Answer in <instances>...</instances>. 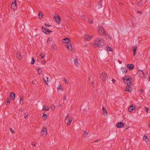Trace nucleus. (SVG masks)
<instances>
[{
	"label": "nucleus",
	"instance_id": "1",
	"mask_svg": "<svg viewBox=\"0 0 150 150\" xmlns=\"http://www.w3.org/2000/svg\"><path fill=\"white\" fill-rule=\"evenodd\" d=\"M123 80L124 82H127V86L125 88V91L130 92L132 90V88L130 86L132 81V78L130 77L128 78H126L125 77H123Z\"/></svg>",
	"mask_w": 150,
	"mask_h": 150
},
{
	"label": "nucleus",
	"instance_id": "2",
	"mask_svg": "<svg viewBox=\"0 0 150 150\" xmlns=\"http://www.w3.org/2000/svg\"><path fill=\"white\" fill-rule=\"evenodd\" d=\"M94 44L99 48L102 47L104 45V40L102 38H98L95 40Z\"/></svg>",
	"mask_w": 150,
	"mask_h": 150
},
{
	"label": "nucleus",
	"instance_id": "3",
	"mask_svg": "<svg viewBox=\"0 0 150 150\" xmlns=\"http://www.w3.org/2000/svg\"><path fill=\"white\" fill-rule=\"evenodd\" d=\"M98 33L100 35L103 36L105 33L104 29L103 27L101 26H98Z\"/></svg>",
	"mask_w": 150,
	"mask_h": 150
},
{
	"label": "nucleus",
	"instance_id": "4",
	"mask_svg": "<svg viewBox=\"0 0 150 150\" xmlns=\"http://www.w3.org/2000/svg\"><path fill=\"white\" fill-rule=\"evenodd\" d=\"M41 134L42 136H46L47 134V132L46 127L43 126L42 127V130L41 131Z\"/></svg>",
	"mask_w": 150,
	"mask_h": 150
},
{
	"label": "nucleus",
	"instance_id": "5",
	"mask_svg": "<svg viewBox=\"0 0 150 150\" xmlns=\"http://www.w3.org/2000/svg\"><path fill=\"white\" fill-rule=\"evenodd\" d=\"M42 31L45 34H49L50 32H52V31L49 30V29L44 26H42Z\"/></svg>",
	"mask_w": 150,
	"mask_h": 150
},
{
	"label": "nucleus",
	"instance_id": "6",
	"mask_svg": "<svg viewBox=\"0 0 150 150\" xmlns=\"http://www.w3.org/2000/svg\"><path fill=\"white\" fill-rule=\"evenodd\" d=\"M100 77L102 80L103 81H105L107 78V75L105 73H102L100 75Z\"/></svg>",
	"mask_w": 150,
	"mask_h": 150
},
{
	"label": "nucleus",
	"instance_id": "7",
	"mask_svg": "<svg viewBox=\"0 0 150 150\" xmlns=\"http://www.w3.org/2000/svg\"><path fill=\"white\" fill-rule=\"evenodd\" d=\"M124 125L123 122H120L117 123L116 126L117 128H120L123 127L124 126Z\"/></svg>",
	"mask_w": 150,
	"mask_h": 150
},
{
	"label": "nucleus",
	"instance_id": "8",
	"mask_svg": "<svg viewBox=\"0 0 150 150\" xmlns=\"http://www.w3.org/2000/svg\"><path fill=\"white\" fill-rule=\"evenodd\" d=\"M11 8L14 10L16 9L17 8V6L16 1V0H14V2L12 3V4H11Z\"/></svg>",
	"mask_w": 150,
	"mask_h": 150
},
{
	"label": "nucleus",
	"instance_id": "9",
	"mask_svg": "<svg viewBox=\"0 0 150 150\" xmlns=\"http://www.w3.org/2000/svg\"><path fill=\"white\" fill-rule=\"evenodd\" d=\"M126 67L130 70H132L134 68V65L133 64H129L126 65Z\"/></svg>",
	"mask_w": 150,
	"mask_h": 150
},
{
	"label": "nucleus",
	"instance_id": "10",
	"mask_svg": "<svg viewBox=\"0 0 150 150\" xmlns=\"http://www.w3.org/2000/svg\"><path fill=\"white\" fill-rule=\"evenodd\" d=\"M92 37L91 36H89L87 35L86 34L84 36V40H86L87 41H88L91 40Z\"/></svg>",
	"mask_w": 150,
	"mask_h": 150
},
{
	"label": "nucleus",
	"instance_id": "11",
	"mask_svg": "<svg viewBox=\"0 0 150 150\" xmlns=\"http://www.w3.org/2000/svg\"><path fill=\"white\" fill-rule=\"evenodd\" d=\"M67 49L69 51H71L72 50V47L71 44H68L66 45Z\"/></svg>",
	"mask_w": 150,
	"mask_h": 150
},
{
	"label": "nucleus",
	"instance_id": "12",
	"mask_svg": "<svg viewBox=\"0 0 150 150\" xmlns=\"http://www.w3.org/2000/svg\"><path fill=\"white\" fill-rule=\"evenodd\" d=\"M10 97L11 99H13V100L15 98V94L13 92L10 93Z\"/></svg>",
	"mask_w": 150,
	"mask_h": 150
},
{
	"label": "nucleus",
	"instance_id": "13",
	"mask_svg": "<svg viewBox=\"0 0 150 150\" xmlns=\"http://www.w3.org/2000/svg\"><path fill=\"white\" fill-rule=\"evenodd\" d=\"M135 109V107L132 105H131L128 108V110L130 112H132V111Z\"/></svg>",
	"mask_w": 150,
	"mask_h": 150
},
{
	"label": "nucleus",
	"instance_id": "14",
	"mask_svg": "<svg viewBox=\"0 0 150 150\" xmlns=\"http://www.w3.org/2000/svg\"><path fill=\"white\" fill-rule=\"evenodd\" d=\"M138 73L140 75V77H143L144 76V74L143 70H138Z\"/></svg>",
	"mask_w": 150,
	"mask_h": 150
},
{
	"label": "nucleus",
	"instance_id": "15",
	"mask_svg": "<svg viewBox=\"0 0 150 150\" xmlns=\"http://www.w3.org/2000/svg\"><path fill=\"white\" fill-rule=\"evenodd\" d=\"M102 109L103 110V115L105 116H106L108 115L107 111L104 107H102Z\"/></svg>",
	"mask_w": 150,
	"mask_h": 150
},
{
	"label": "nucleus",
	"instance_id": "16",
	"mask_svg": "<svg viewBox=\"0 0 150 150\" xmlns=\"http://www.w3.org/2000/svg\"><path fill=\"white\" fill-rule=\"evenodd\" d=\"M16 57L17 58L19 59H21L22 58V57L21 56L20 53L19 52H17L16 54Z\"/></svg>",
	"mask_w": 150,
	"mask_h": 150
},
{
	"label": "nucleus",
	"instance_id": "17",
	"mask_svg": "<svg viewBox=\"0 0 150 150\" xmlns=\"http://www.w3.org/2000/svg\"><path fill=\"white\" fill-rule=\"evenodd\" d=\"M134 52V55L135 56L136 54V51L137 50V46H134L132 47Z\"/></svg>",
	"mask_w": 150,
	"mask_h": 150
},
{
	"label": "nucleus",
	"instance_id": "18",
	"mask_svg": "<svg viewBox=\"0 0 150 150\" xmlns=\"http://www.w3.org/2000/svg\"><path fill=\"white\" fill-rule=\"evenodd\" d=\"M104 35L105 36L106 38L108 40H110L112 39V37L107 34L105 33Z\"/></svg>",
	"mask_w": 150,
	"mask_h": 150
},
{
	"label": "nucleus",
	"instance_id": "19",
	"mask_svg": "<svg viewBox=\"0 0 150 150\" xmlns=\"http://www.w3.org/2000/svg\"><path fill=\"white\" fill-rule=\"evenodd\" d=\"M143 140H145L147 143H148L149 142V139L145 135H144L143 136Z\"/></svg>",
	"mask_w": 150,
	"mask_h": 150
},
{
	"label": "nucleus",
	"instance_id": "20",
	"mask_svg": "<svg viewBox=\"0 0 150 150\" xmlns=\"http://www.w3.org/2000/svg\"><path fill=\"white\" fill-rule=\"evenodd\" d=\"M70 41V40L68 38H66L63 39V42L64 43H68Z\"/></svg>",
	"mask_w": 150,
	"mask_h": 150
},
{
	"label": "nucleus",
	"instance_id": "21",
	"mask_svg": "<svg viewBox=\"0 0 150 150\" xmlns=\"http://www.w3.org/2000/svg\"><path fill=\"white\" fill-rule=\"evenodd\" d=\"M60 18L59 16H57L55 18V21L57 23H60Z\"/></svg>",
	"mask_w": 150,
	"mask_h": 150
},
{
	"label": "nucleus",
	"instance_id": "22",
	"mask_svg": "<svg viewBox=\"0 0 150 150\" xmlns=\"http://www.w3.org/2000/svg\"><path fill=\"white\" fill-rule=\"evenodd\" d=\"M73 120V118H69V119H67V120H68V121L67 122V125H70L71 122Z\"/></svg>",
	"mask_w": 150,
	"mask_h": 150
},
{
	"label": "nucleus",
	"instance_id": "23",
	"mask_svg": "<svg viewBox=\"0 0 150 150\" xmlns=\"http://www.w3.org/2000/svg\"><path fill=\"white\" fill-rule=\"evenodd\" d=\"M122 72L123 73H126L127 72V70L126 68L122 67L121 69Z\"/></svg>",
	"mask_w": 150,
	"mask_h": 150
},
{
	"label": "nucleus",
	"instance_id": "24",
	"mask_svg": "<svg viewBox=\"0 0 150 150\" xmlns=\"http://www.w3.org/2000/svg\"><path fill=\"white\" fill-rule=\"evenodd\" d=\"M50 107H46L45 105H44L43 106V108L42 109V110L44 111H48Z\"/></svg>",
	"mask_w": 150,
	"mask_h": 150
},
{
	"label": "nucleus",
	"instance_id": "25",
	"mask_svg": "<svg viewBox=\"0 0 150 150\" xmlns=\"http://www.w3.org/2000/svg\"><path fill=\"white\" fill-rule=\"evenodd\" d=\"M102 5V1L101 0H100L98 2V8H100L101 7Z\"/></svg>",
	"mask_w": 150,
	"mask_h": 150
},
{
	"label": "nucleus",
	"instance_id": "26",
	"mask_svg": "<svg viewBox=\"0 0 150 150\" xmlns=\"http://www.w3.org/2000/svg\"><path fill=\"white\" fill-rule=\"evenodd\" d=\"M47 115L46 114L43 113V114L42 118V119L45 120L47 119Z\"/></svg>",
	"mask_w": 150,
	"mask_h": 150
},
{
	"label": "nucleus",
	"instance_id": "27",
	"mask_svg": "<svg viewBox=\"0 0 150 150\" xmlns=\"http://www.w3.org/2000/svg\"><path fill=\"white\" fill-rule=\"evenodd\" d=\"M36 69L38 71V74L39 75H40L42 74V71L41 69H39V68H37Z\"/></svg>",
	"mask_w": 150,
	"mask_h": 150
},
{
	"label": "nucleus",
	"instance_id": "28",
	"mask_svg": "<svg viewBox=\"0 0 150 150\" xmlns=\"http://www.w3.org/2000/svg\"><path fill=\"white\" fill-rule=\"evenodd\" d=\"M39 54L41 57V59H43L44 58L45 56V54L40 52Z\"/></svg>",
	"mask_w": 150,
	"mask_h": 150
},
{
	"label": "nucleus",
	"instance_id": "29",
	"mask_svg": "<svg viewBox=\"0 0 150 150\" xmlns=\"http://www.w3.org/2000/svg\"><path fill=\"white\" fill-rule=\"evenodd\" d=\"M88 132L86 131H84L83 132V137H86L88 136Z\"/></svg>",
	"mask_w": 150,
	"mask_h": 150
},
{
	"label": "nucleus",
	"instance_id": "30",
	"mask_svg": "<svg viewBox=\"0 0 150 150\" xmlns=\"http://www.w3.org/2000/svg\"><path fill=\"white\" fill-rule=\"evenodd\" d=\"M85 21H89V23H93V20H90L89 19L87 18H86V19H85Z\"/></svg>",
	"mask_w": 150,
	"mask_h": 150
},
{
	"label": "nucleus",
	"instance_id": "31",
	"mask_svg": "<svg viewBox=\"0 0 150 150\" xmlns=\"http://www.w3.org/2000/svg\"><path fill=\"white\" fill-rule=\"evenodd\" d=\"M106 48L107 50L109 51H112V49L111 47L109 46H106Z\"/></svg>",
	"mask_w": 150,
	"mask_h": 150
},
{
	"label": "nucleus",
	"instance_id": "32",
	"mask_svg": "<svg viewBox=\"0 0 150 150\" xmlns=\"http://www.w3.org/2000/svg\"><path fill=\"white\" fill-rule=\"evenodd\" d=\"M42 15H43L42 13L41 12H40L39 13H38V17H39V18H40L42 17Z\"/></svg>",
	"mask_w": 150,
	"mask_h": 150
},
{
	"label": "nucleus",
	"instance_id": "33",
	"mask_svg": "<svg viewBox=\"0 0 150 150\" xmlns=\"http://www.w3.org/2000/svg\"><path fill=\"white\" fill-rule=\"evenodd\" d=\"M52 49H53L54 50H55L57 48L56 46L54 44H53L52 45Z\"/></svg>",
	"mask_w": 150,
	"mask_h": 150
},
{
	"label": "nucleus",
	"instance_id": "34",
	"mask_svg": "<svg viewBox=\"0 0 150 150\" xmlns=\"http://www.w3.org/2000/svg\"><path fill=\"white\" fill-rule=\"evenodd\" d=\"M35 62V60L34 59L33 57H32V61L31 62V64H33Z\"/></svg>",
	"mask_w": 150,
	"mask_h": 150
},
{
	"label": "nucleus",
	"instance_id": "35",
	"mask_svg": "<svg viewBox=\"0 0 150 150\" xmlns=\"http://www.w3.org/2000/svg\"><path fill=\"white\" fill-rule=\"evenodd\" d=\"M7 100H8L6 102L5 104L6 105H9L10 103V101L9 100V98H8Z\"/></svg>",
	"mask_w": 150,
	"mask_h": 150
},
{
	"label": "nucleus",
	"instance_id": "36",
	"mask_svg": "<svg viewBox=\"0 0 150 150\" xmlns=\"http://www.w3.org/2000/svg\"><path fill=\"white\" fill-rule=\"evenodd\" d=\"M20 103L21 105H23V99L21 98L20 99Z\"/></svg>",
	"mask_w": 150,
	"mask_h": 150
},
{
	"label": "nucleus",
	"instance_id": "37",
	"mask_svg": "<svg viewBox=\"0 0 150 150\" xmlns=\"http://www.w3.org/2000/svg\"><path fill=\"white\" fill-rule=\"evenodd\" d=\"M74 63L76 65H77L79 64V62L78 61V60L77 59H75L74 60Z\"/></svg>",
	"mask_w": 150,
	"mask_h": 150
},
{
	"label": "nucleus",
	"instance_id": "38",
	"mask_svg": "<svg viewBox=\"0 0 150 150\" xmlns=\"http://www.w3.org/2000/svg\"><path fill=\"white\" fill-rule=\"evenodd\" d=\"M69 113L67 115V117L65 119V121L67 120V119H69Z\"/></svg>",
	"mask_w": 150,
	"mask_h": 150
},
{
	"label": "nucleus",
	"instance_id": "39",
	"mask_svg": "<svg viewBox=\"0 0 150 150\" xmlns=\"http://www.w3.org/2000/svg\"><path fill=\"white\" fill-rule=\"evenodd\" d=\"M28 113H25L24 114V118L26 119L27 118L28 115Z\"/></svg>",
	"mask_w": 150,
	"mask_h": 150
},
{
	"label": "nucleus",
	"instance_id": "40",
	"mask_svg": "<svg viewBox=\"0 0 150 150\" xmlns=\"http://www.w3.org/2000/svg\"><path fill=\"white\" fill-rule=\"evenodd\" d=\"M9 129L13 134H14L15 133V132L12 129V128H10Z\"/></svg>",
	"mask_w": 150,
	"mask_h": 150
},
{
	"label": "nucleus",
	"instance_id": "41",
	"mask_svg": "<svg viewBox=\"0 0 150 150\" xmlns=\"http://www.w3.org/2000/svg\"><path fill=\"white\" fill-rule=\"evenodd\" d=\"M45 26L46 27H50V26H51V25H49V24H48L47 23L45 24Z\"/></svg>",
	"mask_w": 150,
	"mask_h": 150
},
{
	"label": "nucleus",
	"instance_id": "42",
	"mask_svg": "<svg viewBox=\"0 0 150 150\" xmlns=\"http://www.w3.org/2000/svg\"><path fill=\"white\" fill-rule=\"evenodd\" d=\"M66 97H67V95L66 94H65L64 95V97H63V100H65L66 99Z\"/></svg>",
	"mask_w": 150,
	"mask_h": 150
},
{
	"label": "nucleus",
	"instance_id": "43",
	"mask_svg": "<svg viewBox=\"0 0 150 150\" xmlns=\"http://www.w3.org/2000/svg\"><path fill=\"white\" fill-rule=\"evenodd\" d=\"M51 41V39L50 38H48L47 40V42H50Z\"/></svg>",
	"mask_w": 150,
	"mask_h": 150
},
{
	"label": "nucleus",
	"instance_id": "44",
	"mask_svg": "<svg viewBox=\"0 0 150 150\" xmlns=\"http://www.w3.org/2000/svg\"><path fill=\"white\" fill-rule=\"evenodd\" d=\"M81 18L83 19H84L85 20V19H86V17H85V16H81Z\"/></svg>",
	"mask_w": 150,
	"mask_h": 150
},
{
	"label": "nucleus",
	"instance_id": "45",
	"mask_svg": "<svg viewBox=\"0 0 150 150\" xmlns=\"http://www.w3.org/2000/svg\"><path fill=\"white\" fill-rule=\"evenodd\" d=\"M91 85L92 86H94L95 85V84H94V82L93 81L92 82V83H91Z\"/></svg>",
	"mask_w": 150,
	"mask_h": 150
},
{
	"label": "nucleus",
	"instance_id": "46",
	"mask_svg": "<svg viewBox=\"0 0 150 150\" xmlns=\"http://www.w3.org/2000/svg\"><path fill=\"white\" fill-rule=\"evenodd\" d=\"M51 108L52 109H54L55 108V106L54 105H51Z\"/></svg>",
	"mask_w": 150,
	"mask_h": 150
},
{
	"label": "nucleus",
	"instance_id": "47",
	"mask_svg": "<svg viewBox=\"0 0 150 150\" xmlns=\"http://www.w3.org/2000/svg\"><path fill=\"white\" fill-rule=\"evenodd\" d=\"M141 1H140H140H138V2L137 3V5H138V6H139L140 5V4H141Z\"/></svg>",
	"mask_w": 150,
	"mask_h": 150
},
{
	"label": "nucleus",
	"instance_id": "48",
	"mask_svg": "<svg viewBox=\"0 0 150 150\" xmlns=\"http://www.w3.org/2000/svg\"><path fill=\"white\" fill-rule=\"evenodd\" d=\"M64 82L65 83H68V81L66 79H64Z\"/></svg>",
	"mask_w": 150,
	"mask_h": 150
},
{
	"label": "nucleus",
	"instance_id": "49",
	"mask_svg": "<svg viewBox=\"0 0 150 150\" xmlns=\"http://www.w3.org/2000/svg\"><path fill=\"white\" fill-rule=\"evenodd\" d=\"M145 108L146 109V112H148V110H149L148 108H147L146 107H145Z\"/></svg>",
	"mask_w": 150,
	"mask_h": 150
},
{
	"label": "nucleus",
	"instance_id": "50",
	"mask_svg": "<svg viewBox=\"0 0 150 150\" xmlns=\"http://www.w3.org/2000/svg\"><path fill=\"white\" fill-rule=\"evenodd\" d=\"M143 91V89H141L140 90L139 92H140L142 93Z\"/></svg>",
	"mask_w": 150,
	"mask_h": 150
},
{
	"label": "nucleus",
	"instance_id": "51",
	"mask_svg": "<svg viewBox=\"0 0 150 150\" xmlns=\"http://www.w3.org/2000/svg\"><path fill=\"white\" fill-rule=\"evenodd\" d=\"M32 145L33 146H35V143H32Z\"/></svg>",
	"mask_w": 150,
	"mask_h": 150
},
{
	"label": "nucleus",
	"instance_id": "52",
	"mask_svg": "<svg viewBox=\"0 0 150 150\" xmlns=\"http://www.w3.org/2000/svg\"><path fill=\"white\" fill-rule=\"evenodd\" d=\"M42 62L43 64L45 63V60L42 61Z\"/></svg>",
	"mask_w": 150,
	"mask_h": 150
},
{
	"label": "nucleus",
	"instance_id": "53",
	"mask_svg": "<svg viewBox=\"0 0 150 150\" xmlns=\"http://www.w3.org/2000/svg\"><path fill=\"white\" fill-rule=\"evenodd\" d=\"M118 62H119V63L120 64H121L122 63V61H120L119 60H118Z\"/></svg>",
	"mask_w": 150,
	"mask_h": 150
},
{
	"label": "nucleus",
	"instance_id": "54",
	"mask_svg": "<svg viewBox=\"0 0 150 150\" xmlns=\"http://www.w3.org/2000/svg\"><path fill=\"white\" fill-rule=\"evenodd\" d=\"M44 81L47 84V81H46L44 78Z\"/></svg>",
	"mask_w": 150,
	"mask_h": 150
},
{
	"label": "nucleus",
	"instance_id": "55",
	"mask_svg": "<svg viewBox=\"0 0 150 150\" xmlns=\"http://www.w3.org/2000/svg\"><path fill=\"white\" fill-rule=\"evenodd\" d=\"M46 79H47V81L48 82V79H49V78L47 77H46Z\"/></svg>",
	"mask_w": 150,
	"mask_h": 150
},
{
	"label": "nucleus",
	"instance_id": "56",
	"mask_svg": "<svg viewBox=\"0 0 150 150\" xmlns=\"http://www.w3.org/2000/svg\"><path fill=\"white\" fill-rule=\"evenodd\" d=\"M112 81L114 83V82L115 81V80H114V79H112Z\"/></svg>",
	"mask_w": 150,
	"mask_h": 150
},
{
	"label": "nucleus",
	"instance_id": "57",
	"mask_svg": "<svg viewBox=\"0 0 150 150\" xmlns=\"http://www.w3.org/2000/svg\"><path fill=\"white\" fill-rule=\"evenodd\" d=\"M99 140H96V141H95L94 142H98Z\"/></svg>",
	"mask_w": 150,
	"mask_h": 150
},
{
	"label": "nucleus",
	"instance_id": "58",
	"mask_svg": "<svg viewBox=\"0 0 150 150\" xmlns=\"http://www.w3.org/2000/svg\"><path fill=\"white\" fill-rule=\"evenodd\" d=\"M60 88H60V87H59V88L58 87V90H59V89H60Z\"/></svg>",
	"mask_w": 150,
	"mask_h": 150
},
{
	"label": "nucleus",
	"instance_id": "59",
	"mask_svg": "<svg viewBox=\"0 0 150 150\" xmlns=\"http://www.w3.org/2000/svg\"><path fill=\"white\" fill-rule=\"evenodd\" d=\"M141 13V12H140V11H139V12H138V13Z\"/></svg>",
	"mask_w": 150,
	"mask_h": 150
},
{
	"label": "nucleus",
	"instance_id": "60",
	"mask_svg": "<svg viewBox=\"0 0 150 150\" xmlns=\"http://www.w3.org/2000/svg\"><path fill=\"white\" fill-rule=\"evenodd\" d=\"M60 106H62V104H60V105H59Z\"/></svg>",
	"mask_w": 150,
	"mask_h": 150
},
{
	"label": "nucleus",
	"instance_id": "61",
	"mask_svg": "<svg viewBox=\"0 0 150 150\" xmlns=\"http://www.w3.org/2000/svg\"><path fill=\"white\" fill-rule=\"evenodd\" d=\"M32 83H34V81H32Z\"/></svg>",
	"mask_w": 150,
	"mask_h": 150
},
{
	"label": "nucleus",
	"instance_id": "62",
	"mask_svg": "<svg viewBox=\"0 0 150 150\" xmlns=\"http://www.w3.org/2000/svg\"><path fill=\"white\" fill-rule=\"evenodd\" d=\"M149 126L150 127V124L149 125Z\"/></svg>",
	"mask_w": 150,
	"mask_h": 150
}]
</instances>
